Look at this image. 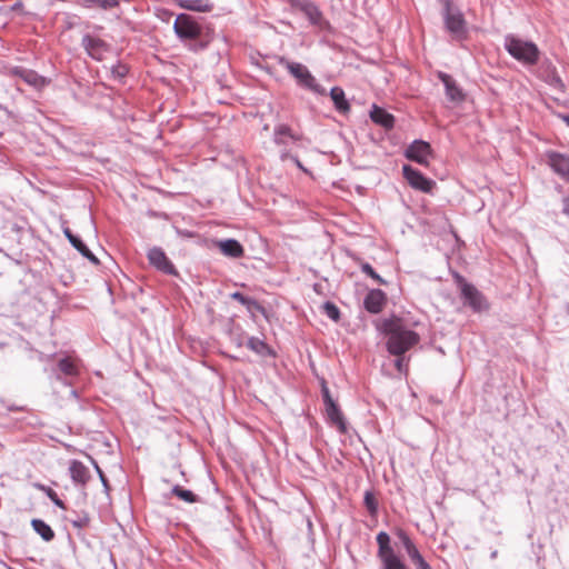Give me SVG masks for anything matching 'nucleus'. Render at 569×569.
I'll return each mask as SVG.
<instances>
[{"label": "nucleus", "instance_id": "5", "mask_svg": "<svg viewBox=\"0 0 569 569\" xmlns=\"http://www.w3.org/2000/svg\"><path fill=\"white\" fill-rule=\"evenodd\" d=\"M460 287L463 303L469 306L475 312H481L489 309V303L485 296L471 283L467 282L460 274L455 276Z\"/></svg>", "mask_w": 569, "mask_h": 569}, {"label": "nucleus", "instance_id": "14", "mask_svg": "<svg viewBox=\"0 0 569 569\" xmlns=\"http://www.w3.org/2000/svg\"><path fill=\"white\" fill-rule=\"evenodd\" d=\"M293 6L305 13L309 21L315 26H321L323 17L318 6L309 0H296Z\"/></svg>", "mask_w": 569, "mask_h": 569}, {"label": "nucleus", "instance_id": "7", "mask_svg": "<svg viewBox=\"0 0 569 569\" xmlns=\"http://www.w3.org/2000/svg\"><path fill=\"white\" fill-rule=\"evenodd\" d=\"M445 24L447 30L460 38L466 32V21L461 11L453 7L450 0H445Z\"/></svg>", "mask_w": 569, "mask_h": 569}, {"label": "nucleus", "instance_id": "33", "mask_svg": "<svg viewBox=\"0 0 569 569\" xmlns=\"http://www.w3.org/2000/svg\"><path fill=\"white\" fill-rule=\"evenodd\" d=\"M361 271L363 273H366L368 277H370L371 279H373L375 281H377L378 283L380 284H387V281L385 279H382L376 271L375 269L371 267L370 263L368 262H363L361 263Z\"/></svg>", "mask_w": 569, "mask_h": 569}, {"label": "nucleus", "instance_id": "17", "mask_svg": "<svg viewBox=\"0 0 569 569\" xmlns=\"http://www.w3.org/2000/svg\"><path fill=\"white\" fill-rule=\"evenodd\" d=\"M548 162L552 170L561 176L562 178L569 180V158L557 152H551L548 156Z\"/></svg>", "mask_w": 569, "mask_h": 569}, {"label": "nucleus", "instance_id": "42", "mask_svg": "<svg viewBox=\"0 0 569 569\" xmlns=\"http://www.w3.org/2000/svg\"><path fill=\"white\" fill-rule=\"evenodd\" d=\"M322 397L326 406L329 405L330 402H335L327 387L322 388Z\"/></svg>", "mask_w": 569, "mask_h": 569}, {"label": "nucleus", "instance_id": "16", "mask_svg": "<svg viewBox=\"0 0 569 569\" xmlns=\"http://www.w3.org/2000/svg\"><path fill=\"white\" fill-rule=\"evenodd\" d=\"M302 139L287 124H278L273 131V141L278 146H288L289 142H298Z\"/></svg>", "mask_w": 569, "mask_h": 569}, {"label": "nucleus", "instance_id": "12", "mask_svg": "<svg viewBox=\"0 0 569 569\" xmlns=\"http://www.w3.org/2000/svg\"><path fill=\"white\" fill-rule=\"evenodd\" d=\"M405 156L411 161L427 166L431 156V147L426 141L416 140L406 149Z\"/></svg>", "mask_w": 569, "mask_h": 569}, {"label": "nucleus", "instance_id": "18", "mask_svg": "<svg viewBox=\"0 0 569 569\" xmlns=\"http://www.w3.org/2000/svg\"><path fill=\"white\" fill-rule=\"evenodd\" d=\"M69 472L72 481L77 485L86 486L90 480L89 469L79 460H71Z\"/></svg>", "mask_w": 569, "mask_h": 569}, {"label": "nucleus", "instance_id": "22", "mask_svg": "<svg viewBox=\"0 0 569 569\" xmlns=\"http://www.w3.org/2000/svg\"><path fill=\"white\" fill-rule=\"evenodd\" d=\"M330 97L333 101L335 108L340 113H347L350 111V104L346 99L345 91L340 87H333L330 90Z\"/></svg>", "mask_w": 569, "mask_h": 569}, {"label": "nucleus", "instance_id": "9", "mask_svg": "<svg viewBox=\"0 0 569 569\" xmlns=\"http://www.w3.org/2000/svg\"><path fill=\"white\" fill-rule=\"evenodd\" d=\"M396 535L398 539L401 541L409 559L416 566L417 569H432L431 566L425 560V558L418 550L416 543L412 541V539L405 530L398 529Z\"/></svg>", "mask_w": 569, "mask_h": 569}, {"label": "nucleus", "instance_id": "41", "mask_svg": "<svg viewBox=\"0 0 569 569\" xmlns=\"http://www.w3.org/2000/svg\"><path fill=\"white\" fill-rule=\"evenodd\" d=\"M113 73L122 78L128 73V69L126 66H118L113 69Z\"/></svg>", "mask_w": 569, "mask_h": 569}, {"label": "nucleus", "instance_id": "40", "mask_svg": "<svg viewBox=\"0 0 569 569\" xmlns=\"http://www.w3.org/2000/svg\"><path fill=\"white\" fill-rule=\"evenodd\" d=\"M287 159H291L299 168L303 169L301 162L299 161V159L295 156H291L289 152H282L281 153V160H287Z\"/></svg>", "mask_w": 569, "mask_h": 569}, {"label": "nucleus", "instance_id": "20", "mask_svg": "<svg viewBox=\"0 0 569 569\" xmlns=\"http://www.w3.org/2000/svg\"><path fill=\"white\" fill-rule=\"evenodd\" d=\"M219 249L224 256L240 258L243 256V248L236 239H227L219 242Z\"/></svg>", "mask_w": 569, "mask_h": 569}, {"label": "nucleus", "instance_id": "37", "mask_svg": "<svg viewBox=\"0 0 569 569\" xmlns=\"http://www.w3.org/2000/svg\"><path fill=\"white\" fill-rule=\"evenodd\" d=\"M48 498L59 508L66 509L64 502L58 497L57 492L51 488L46 489Z\"/></svg>", "mask_w": 569, "mask_h": 569}, {"label": "nucleus", "instance_id": "30", "mask_svg": "<svg viewBox=\"0 0 569 569\" xmlns=\"http://www.w3.org/2000/svg\"><path fill=\"white\" fill-rule=\"evenodd\" d=\"M71 244L88 260L94 264L99 263L97 257L89 250V248L81 241L80 238H77L74 242H71Z\"/></svg>", "mask_w": 569, "mask_h": 569}, {"label": "nucleus", "instance_id": "27", "mask_svg": "<svg viewBox=\"0 0 569 569\" xmlns=\"http://www.w3.org/2000/svg\"><path fill=\"white\" fill-rule=\"evenodd\" d=\"M247 346L250 350H252L253 352H256L260 356H266L271 352L268 345L263 340L256 338V337L249 338Z\"/></svg>", "mask_w": 569, "mask_h": 569}, {"label": "nucleus", "instance_id": "21", "mask_svg": "<svg viewBox=\"0 0 569 569\" xmlns=\"http://www.w3.org/2000/svg\"><path fill=\"white\" fill-rule=\"evenodd\" d=\"M326 412L330 421L337 426L340 432H346V422L342 412L336 402H330L326 406Z\"/></svg>", "mask_w": 569, "mask_h": 569}, {"label": "nucleus", "instance_id": "10", "mask_svg": "<svg viewBox=\"0 0 569 569\" xmlns=\"http://www.w3.org/2000/svg\"><path fill=\"white\" fill-rule=\"evenodd\" d=\"M148 260L152 267L166 274H178L173 263L168 259L164 251L159 247H153L148 251Z\"/></svg>", "mask_w": 569, "mask_h": 569}, {"label": "nucleus", "instance_id": "6", "mask_svg": "<svg viewBox=\"0 0 569 569\" xmlns=\"http://www.w3.org/2000/svg\"><path fill=\"white\" fill-rule=\"evenodd\" d=\"M173 29L181 40H194L201 36V27L193 17L180 13L174 20Z\"/></svg>", "mask_w": 569, "mask_h": 569}, {"label": "nucleus", "instance_id": "24", "mask_svg": "<svg viewBox=\"0 0 569 569\" xmlns=\"http://www.w3.org/2000/svg\"><path fill=\"white\" fill-rule=\"evenodd\" d=\"M180 7L196 12H210L213 4L208 0H181Z\"/></svg>", "mask_w": 569, "mask_h": 569}, {"label": "nucleus", "instance_id": "31", "mask_svg": "<svg viewBox=\"0 0 569 569\" xmlns=\"http://www.w3.org/2000/svg\"><path fill=\"white\" fill-rule=\"evenodd\" d=\"M363 503L371 516H376L378 512V500L376 499L372 491L367 490L363 496Z\"/></svg>", "mask_w": 569, "mask_h": 569}, {"label": "nucleus", "instance_id": "26", "mask_svg": "<svg viewBox=\"0 0 569 569\" xmlns=\"http://www.w3.org/2000/svg\"><path fill=\"white\" fill-rule=\"evenodd\" d=\"M21 78L27 83H29L36 88H41L47 84L46 78H43L42 76L38 74L37 72H34L32 70H23L21 72Z\"/></svg>", "mask_w": 569, "mask_h": 569}, {"label": "nucleus", "instance_id": "43", "mask_svg": "<svg viewBox=\"0 0 569 569\" xmlns=\"http://www.w3.org/2000/svg\"><path fill=\"white\" fill-rule=\"evenodd\" d=\"M63 233H64V236L68 238V240L70 241V243H71V242H74V241H76V239L78 238L77 236H74V234L71 232V230H70L69 228H64V229H63Z\"/></svg>", "mask_w": 569, "mask_h": 569}, {"label": "nucleus", "instance_id": "44", "mask_svg": "<svg viewBox=\"0 0 569 569\" xmlns=\"http://www.w3.org/2000/svg\"><path fill=\"white\" fill-rule=\"evenodd\" d=\"M563 213L569 217V199L565 201Z\"/></svg>", "mask_w": 569, "mask_h": 569}, {"label": "nucleus", "instance_id": "15", "mask_svg": "<svg viewBox=\"0 0 569 569\" xmlns=\"http://www.w3.org/2000/svg\"><path fill=\"white\" fill-rule=\"evenodd\" d=\"M438 78L443 83L446 88V94L449 100L453 102H461L465 100L462 90L458 87L455 79L450 74L440 71L438 73Z\"/></svg>", "mask_w": 569, "mask_h": 569}, {"label": "nucleus", "instance_id": "3", "mask_svg": "<svg viewBox=\"0 0 569 569\" xmlns=\"http://www.w3.org/2000/svg\"><path fill=\"white\" fill-rule=\"evenodd\" d=\"M376 540L378 545L377 557L381 563L380 569H409L405 560L391 546L390 536L386 531H380Z\"/></svg>", "mask_w": 569, "mask_h": 569}, {"label": "nucleus", "instance_id": "25", "mask_svg": "<svg viewBox=\"0 0 569 569\" xmlns=\"http://www.w3.org/2000/svg\"><path fill=\"white\" fill-rule=\"evenodd\" d=\"M33 530L44 540L51 541L54 538V531L52 528L41 519H33L31 521Z\"/></svg>", "mask_w": 569, "mask_h": 569}, {"label": "nucleus", "instance_id": "8", "mask_svg": "<svg viewBox=\"0 0 569 569\" xmlns=\"http://www.w3.org/2000/svg\"><path fill=\"white\" fill-rule=\"evenodd\" d=\"M402 173L411 188L425 193H430L436 187V182L425 177L419 170L409 164L402 167Z\"/></svg>", "mask_w": 569, "mask_h": 569}, {"label": "nucleus", "instance_id": "45", "mask_svg": "<svg viewBox=\"0 0 569 569\" xmlns=\"http://www.w3.org/2000/svg\"><path fill=\"white\" fill-rule=\"evenodd\" d=\"M562 120L569 126V116H563Z\"/></svg>", "mask_w": 569, "mask_h": 569}, {"label": "nucleus", "instance_id": "13", "mask_svg": "<svg viewBox=\"0 0 569 569\" xmlns=\"http://www.w3.org/2000/svg\"><path fill=\"white\" fill-rule=\"evenodd\" d=\"M386 303L387 295L380 289L370 290L363 300L366 310L373 315L381 312Z\"/></svg>", "mask_w": 569, "mask_h": 569}, {"label": "nucleus", "instance_id": "34", "mask_svg": "<svg viewBox=\"0 0 569 569\" xmlns=\"http://www.w3.org/2000/svg\"><path fill=\"white\" fill-rule=\"evenodd\" d=\"M395 367L399 373L407 376L409 371V358L405 355L396 356Z\"/></svg>", "mask_w": 569, "mask_h": 569}, {"label": "nucleus", "instance_id": "2", "mask_svg": "<svg viewBox=\"0 0 569 569\" xmlns=\"http://www.w3.org/2000/svg\"><path fill=\"white\" fill-rule=\"evenodd\" d=\"M505 49L513 59L527 66H533L539 60L540 51L533 42L512 34L505 37Z\"/></svg>", "mask_w": 569, "mask_h": 569}, {"label": "nucleus", "instance_id": "46", "mask_svg": "<svg viewBox=\"0 0 569 569\" xmlns=\"http://www.w3.org/2000/svg\"><path fill=\"white\" fill-rule=\"evenodd\" d=\"M21 7H22V3H21V2H19V3H16V4L13 6V8H12V9H19V8H21Z\"/></svg>", "mask_w": 569, "mask_h": 569}, {"label": "nucleus", "instance_id": "39", "mask_svg": "<svg viewBox=\"0 0 569 569\" xmlns=\"http://www.w3.org/2000/svg\"><path fill=\"white\" fill-rule=\"evenodd\" d=\"M91 460H92V463H93V466H94V468H96V470H97V472L99 475V478H100L102 485L104 487H108V480H107L103 471L100 469V467L98 466V463L93 459H91Z\"/></svg>", "mask_w": 569, "mask_h": 569}, {"label": "nucleus", "instance_id": "36", "mask_svg": "<svg viewBox=\"0 0 569 569\" xmlns=\"http://www.w3.org/2000/svg\"><path fill=\"white\" fill-rule=\"evenodd\" d=\"M90 523V517L87 512H82L77 515L74 519L71 520V525L77 529L87 528Z\"/></svg>", "mask_w": 569, "mask_h": 569}, {"label": "nucleus", "instance_id": "35", "mask_svg": "<svg viewBox=\"0 0 569 569\" xmlns=\"http://www.w3.org/2000/svg\"><path fill=\"white\" fill-rule=\"evenodd\" d=\"M322 308L326 315L333 321H338L340 319V310L335 303L327 301L323 303Z\"/></svg>", "mask_w": 569, "mask_h": 569}, {"label": "nucleus", "instance_id": "4", "mask_svg": "<svg viewBox=\"0 0 569 569\" xmlns=\"http://www.w3.org/2000/svg\"><path fill=\"white\" fill-rule=\"evenodd\" d=\"M279 63L288 70V72L297 80V83L300 87H303L316 93H325V88H322L317 82L316 78L311 74L305 64L289 61L283 57L279 59Z\"/></svg>", "mask_w": 569, "mask_h": 569}, {"label": "nucleus", "instance_id": "29", "mask_svg": "<svg viewBox=\"0 0 569 569\" xmlns=\"http://www.w3.org/2000/svg\"><path fill=\"white\" fill-rule=\"evenodd\" d=\"M171 492L180 500H183L188 503H194L199 500L198 496L194 495L191 490L184 489L178 485L172 488Z\"/></svg>", "mask_w": 569, "mask_h": 569}, {"label": "nucleus", "instance_id": "1", "mask_svg": "<svg viewBox=\"0 0 569 569\" xmlns=\"http://www.w3.org/2000/svg\"><path fill=\"white\" fill-rule=\"evenodd\" d=\"M381 332L386 336L387 351L392 356H402L420 342L418 332L401 317L391 316L382 320Z\"/></svg>", "mask_w": 569, "mask_h": 569}, {"label": "nucleus", "instance_id": "32", "mask_svg": "<svg viewBox=\"0 0 569 569\" xmlns=\"http://www.w3.org/2000/svg\"><path fill=\"white\" fill-rule=\"evenodd\" d=\"M548 70L549 72L546 77V81L555 88L563 89L565 86L560 77L557 74L556 69L549 64Z\"/></svg>", "mask_w": 569, "mask_h": 569}, {"label": "nucleus", "instance_id": "19", "mask_svg": "<svg viewBox=\"0 0 569 569\" xmlns=\"http://www.w3.org/2000/svg\"><path fill=\"white\" fill-rule=\"evenodd\" d=\"M370 119L387 130L392 129L395 126V117L376 104L372 106L370 111Z\"/></svg>", "mask_w": 569, "mask_h": 569}, {"label": "nucleus", "instance_id": "38", "mask_svg": "<svg viewBox=\"0 0 569 569\" xmlns=\"http://www.w3.org/2000/svg\"><path fill=\"white\" fill-rule=\"evenodd\" d=\"M86 3H97L103 9L113 8L119 4L118 0H83Z\"/></svg>", "mask_w": 569, "mask_h": 569}, {"label": "nucleus", "instance_id": "28", "mask_svg": "<svg viewBox=\"0 0 569 569\" xmlns=\"http://www.w3.org/2000/svg\"><path fill=\"white\" fill-rule=\"evenodd\" d=\"M230 297H231V299L243 305L249 311L261 309V306L258 303L257 300L246 297L241 292L236 291V292L231 293Z\"/></svg>", "mask_w": 569, "mask_h": 569}, {"label": "nucleus", "instance_id": "11", "mask_svg": "<svg viewBox=\"0 0 569 569\" xmlns=\"http://www.w3.org/2000/svg\"><path fill=\"white\" fill-rule=\"evenodd\" d=\"M82 46L87 53L94 60L101 61L109 52L110 47L107 42L98 37L86 34L82 38Z\"/></svg>", "mask_w": 569, "mask_h": 569}, {"label": "nucleus", "instance_id": "47", "mask_svg": "<svg viewBox=\"0 0 569 569\" xmlns=\"http://www.w3.org/2000/svg\"><path fill=\"white\" fill-rule=\"evenodd\" d=\"M497 553H498L497 551H493V552L491 553V558H496V557H497Z\"/></svg>", "mask_w": 569, "mask_h": 569}, {"label": "nucleus", "instance_id": "23", "mask_svg": "<svg viewBox=\"0 0 569 569\" xmlns=\"http://www.w3.org/2000/svg\"><path fill=\"white\" fill-rule=\"evenodd\" d=\"M59 371L67 377H76L79 375V366L76 358L66 356L58 361Z\"/></svg>", "mask_w": 569, "mask_h": 569}]
</instances>
